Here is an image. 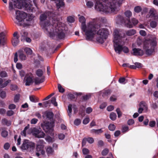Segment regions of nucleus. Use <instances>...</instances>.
<instances>
[{
	"label": "nucleus",
	"mask_w": 158,
	"mask_h": 158,
	"mask_svg": "<svg viewBox=\"0 0 158 158\" xmlns=\"http://www.w3.org/2000/svg\"><path fill=\"white\" fill-rule=\"evenodd\" d=\"M8 134V132L5 130H3L1 133L3 137H6L7 136Z\"/></svg>",
	"instance_id": "obj_43"
},
{
	"label": "nucleus",
	"mask_w": 158,
	"mask_h": 158,
	"mask_svg": "<svg viewBox=\"0 0 158 158\" xmlns=\"http://www.w3.org/2000/svg\"><path fill=\"white\" fill-rule=\"evenodd\" d=\"M95 9L101 13H115L118 10L120 5L125 0H95ZM87 1L86 6L88 8H92L94 5L93 1Z\"/></svg>",
	"instance_id": "obj_2"
},
{
	"label": "nucleus",
	"mask_w": 158,
	"mask_h": 158,
	"mask_svg": "<svg viewBox=\"0 0 158 158\" xmlns=\"http://www.w3.org/2000/svg\"><path fill=\"white\" fill-rule=\"evenodd\" d=\"M134 10L136 13H139L141 11L142 8L140 6H136L134 8Z\"/></svg>",
	"instance_id": "obj_35"
},
{
	"label": "nucleus",
	"mask_w": 158,
	"mask_h": 158,
	"mask_svg": "<svg viewBox=\"0 0 158 158\" xmlns=\"http://www.w3.org/2000/svg\"><path fill=\"white\" fill-rule=\"evenodd\" d=\"M155 10L154 9H151L149 13L150 14V17H152L155 15L154 11Z\"/></svg>",
	"instance_id": "obj_53"
},
{
	"label": "nucleus",
	"mask_w": 158,
	"mask_h": 158,
	"mask_svg": "<svg viewBox=\"0 0 158 158\" xmlns=\"http://www.w3.org/2000/svg\"><path fill=\"white\" fill-rule=\"evenodd\" d=\"M117 115L114 112H112L110 115V119L112 120H114L116 118Z\"/></svg>",
	"instance_id": "obj_29"
},
{
	"label": "nucleus",
	"mask_w": 158,
	"mask_h": 158,
	"mask_svg": "<svg viewBox=\"0 0 158 158\" xmlns=\"http://www.w3.org/2000/svg\"><path fill=\"white\" fill-rule=\"evenodd\" d=\"M45 148L46 153L48 156L52 155L53 154L54 151L51 147L48 146L47 147Z\"/></svg>",
	"instance_id": "obj_22"
},
{
	"label": "nucleus",
	"mask_w": 158,
	"mask_h": 158,
	"mask_svg": "<svg viewBox=\"0 0 158 158\" xmlns=\"http://www.w3.org/2000/svg\"><path fill=\"white\" fill-rule=\"evenodd\" d=\"M19 59L22 61L26 59V56L23 53L22 49L19 50L18 52Z\"/></svg>",
	"instance_id": "obj_19"
},
{
	"label": "nucleus",
	"mask_w": 158,
	"mask_h": 158,
	"mask_svg": "<svg viewBox=\"0 0 158 158\" xmlns=\"http://www.w3.org/2000/svg\"><path fill=\"white\" fill-rule=\"evenodd\" d=\"M114 109V106L112 105L108 106L107 108V110L108 111H111Z\"/></svg>",
	"instance_id": "obj_58"
},
{
	"label": "nucleus",
	"mask_w": 158,
	"mask_h": 158,
	"mask_svg": "<svg viewBox=\"0 0 158 158\" xmlns=\"http://www.w3.org/2000/svg\"><path fill=\"white\" fill-rule=\"evenodd\" d=\"M109 150L107 148L104 149L102 152V156H106L109 152Z\"/></svg>",
	"instance_id": "obj_41"
},
{
	"label": "nucleus",
	"mask_w": 158,
	"mask_h": 158,
	"mask_svg": "<svg viewBox=\"0 0 158 158\" xmlns=\"http://www.w3.org/2000/svg\"><path fill=\"white\" fill-rule=\"evenodd\" d=\"M51 102L54 106H57V102H56V99L55 97H53L52 98Z\"/></svg>",
	"instance_id": "obj_42"
},
{
	"label": "nucleus",
	"mask_w": 158,
	"mask_h": 158,
	"mask_svg": "<svg viewBox=\"0 0 158 158\" xmlns=\"http://www.w3.org/2000/svg\"><path fill=\"white\" fill-rule=\"evenodd\" d=\"M21 40L22 41L25 40V38L27 37L28 33L25 30H23L20 32Z\"/></svg>",
	"instance_id": "obj_20"
},
{
	"label": "nucleus",
	"mask_w": 158,
	"mask_h": 158,
	"mask_svg": "<svg viewBox=\"0 0 158 158\" xmlns=\"http://www.w3.org/2000/svg\"><path fill=\"white\" fill-rule=\"evenodd\" d=\"M156 40L155 37H151L149 40H144L143 49L148 56L151 55L154 52V47L156 44Z\"/></svg>",
	"instance_id": "obj_7"
},
{
	"label": "nucleus",
	"mask_w": 158,
	"mask_h": 158,
	"mask_svg": "<svg viewBox=\"0 0 158 158\" xmlns=\"http://www.w3.org/2000/svg\"><path fill=\"white\" fill-rule=\"evenodd\" d=\"M23 51L24 50L27 55H31L32 53V50L29 48H22Z\"/></svg>",
	"instance_id": "obj_27"
},
{
	"label": "nucleus",
	"mask_w": 158,
	"mask_h": 158,
	"mask_svg": "<svg viewBox=\"0 0 158 158\" xmlns=\"http://www.w3.org/2000/svg\"><path fill=\"white\" fill-rule=\"evenodd\" d=\"M10 82V80L7 81L5 83H4L3 84H2L0 86V88H2L6 87Z\"/></svg>",
	"instance_id": "obj_39"
},
{
	"label": "nucleus",
	"mask_w": 158,
	"mask_h": 158,
	"mask_svg": "<svg viewBox=\"0 0 158 158\" xmlns=\"http://www.w3.org/2000/svg\"><path fill=\"white\" fill-rule=\"evenodd\" d=\"M136 33V31L134 29L130 30L126 32V35L128 36H131L135 34Z\"/></svg>",
	"instance_id": "obj_26"
},
{
	"label": "nucleus",
	"mask_w": 158,
	"mask_h": 158,
	"mask_svg": "<svg viewBox=\"0 0 158 158\" xmlns=\"http://www.w3.org/2000/svg\"><path fill=\"white\" fill-rule=\"evenodd\" d=\"M36 75L39 77L42 76L43 74V71L41 69H38L36 72Z\"/></svg>",
	"instance_id": "obj_31"
},
{
	"label": "nucleus",
	"mask_w": 158,
	"mask_h": 158,
	"mask_svg": "<svg viewBox=\"0 0 158 158\" xmlns=\"http://www.w3.org/2000/svg\"><path fill=\"white\" fill-rule=\"evenodd\" d=\"M20 98V95L19 94L16 95L14 97V101L15 102H17Z\"/></svg>",
	"instance_id": "obj_51"
},
{
	"label": "nucleus",
	"mask_w": 158,
	"mask_h": 158,
	"mask_svg": "<svg viewBox=\"0 0 158 158\" xmlns=\"http://www.w3.org/2000/svg\"><path fill=\"white\" fill-rule=\"evenodd\" d=\"M108 128L109 130L111 131H113L115 128V126L114 124H111L109 125L108 127Z\"/></svg>",
	"instance_id": "obj_40"
},
{
	"label": "nucleus",
	"mask_w": 158,
	"mask_h": 158,
	"mask_svg": "<svg viewBox=\"0 0 158 158\" xmlns=\"http://www.w3.org/2000/svg\"><path fill=\"white\" fill-rule=\"evenodd\" d=\"M73 109L74 113L76 112L77 110V108L76 106L74 105L69 104L68 106V112L69 116L70 117L71 115V112L72 110V109Z\"/></svg>",
	"instance_id": "obj_17"
},
{
	"label": "nucleus",
	"mask_w": 158,
	"mask_h": 158,
	"mask_svg": "<svg viewBox=\"0 0 158 158\" xmlns=\"http://www.w3.org/2000/svg\"><path fill=\"white\" fill-rule=\"evenodd\" d=\"M118 82L121 84H124L127 82V81L124 77H121L119 78Z\"/></svg>",
	"instance_id": "obj_33"
},
{
	"label": "nucleus",
	"mask_w": 158,
	"mask_h": 158,
	"mask_svg": "<svg viewBox=\"0 0 158 158\" xmlns=\"http://www.w3.org/2000/svg\"><path fill=\"white\" fill-rule=\"evenodd\" d=\"M33 18L34 16L32 15L27 14L23 11L17 10L15 12V19L14 21L18 25H22L25 27L31 24Z\"/></svg>",
	"instance_id": "obj_5"
},
{
	"label": "nucleus",
	"mask_w": 158,
	"mask_h": 158,
	"mask_svg": "<svg viewBox=\"0 0 158 158\" xmlns=\"http://www.w3.org/2000/svg\"><path fill=\"white\" fill-rule=\"evenodd\" d=\"M89 118L88 117L85 118L83 121V123L84 124H88L89 122Z\"/></svg>",
	"instance_id": "obj_44"
},
{
	"label": "nucleus",
	"mask_w": 158,
	"mask_h": 158,
	"mask_svg": "<svg viewBox=\"0 0 158 158\" xmlns=\"http://www.w3.org/2000/svg\"><path fill=\"white\" fill-rule=\"evenodd\" d=\"M151 106L152 108L154 109H156L158 107V106L156 103H152L151 105Z\"/></svg>",
	"instance_id": "obj_55"
},
{
	"label": "nucleus",
	"mask_w": 158,
	"mask_h": 158,
	"mask_svg": "<svg viewBox=\"0 0 158 158\" xmlns=\"http://www.w3.org/2000/svg\"><path fill=\"white\" fill-rule=\"evenodd\" d=\"M79 21L81 23V28L82 34L85 36L87 40H92L94 37L97 26L95 19L89 22L87 25L85 24L86 19L83 16H81L79 18Z\"/></svg>",
	"instance_id": "obj_3"
},
{
	"label": "nucleus",
	"mask_w": 158,
	"mask_h": 158,
	"mask_svg": "<svg viewBox=\"0 0 158 158\" xmlns=\"http://www.w3.org/2000/svg\"><path fill=\"white\" fill-rule=\"evenodd\" d=\"M54 14L48 11L41 15L40 17V24L42 28L47 34L50 36L56 35L60 39L65 36V25L56 20H53Z\"/></svg>",
	"instance_id": "obj_1"
},
{
	"label": "nucleus",
	"mask_w": 158,
	"mask_h": 158,
	"mask_svg": "<svg viewBox=\"0 0 158 158\" xmlns=\"http://www.w3.org/2000/svg\"><path fill=\"white\" fill-rule=\"evenodd\" d=\"M19 37H16L13 39L12 40V43L14 46H15L18 45L19 42Z\"/></svg>",
	"instance_id": "obj_23"
},
{
	"label": "nucleus",
	"mask_w": 158,
	"mask_h": 158,
	"mask_svg": "<svg viewBox=\"0 0 158 158\" xmlns=\"http://www.w3.org/2000/svg\"><path fill=\"white\" fill-rule=\"evenodd\" d=\"M150 25L152 27L154 28L156 26V21H152L150 23Z\"/></svg>",
	"instance_id": "obj_49"
},
{
	"label": "nucleus",
	"mask_w": 158,
	"mask_h": 158,
	"mask_svg": "<svg viewBox=\"0 0 158 158\" xmlns=\"http://www.w3.org/2000/svg\"><path fill=\"white\" fill-rule=\"evenodd\" d=\"M116 112L118 114V118H120L122 116V112L121 111L120 109L119 108H117L116 110Z\"/></svg>",
	"instance_id": "obj_45"
},
{
	"label": "nucleus",
	"mask_w": 158,
	"mask_h": 158,
	"mask_svg": "<svg viewBox=\"0 0 158 158\" xmlns=\"http://www.w3.org/2000/svg\"><path fill=\"white\" fill-rule=\"evenodd\" d=\"M31 133L35 137L38 138H43L45 135V133L41 131L40 128H33L31 130Z\"/></svg>",
	"instance_id": "obj_13"
},
{
	"label": "nucleus",
	"mask_w": 158,
	"mask_h": 158,
	"mask_svg": "<svg viewBox=\"0 0 158 158\" xmlns=\"http://www.w3.org/2000/svg\"><path fill=\"white\" fill-rule=\"evenodd\" d=\"M16 67L17 69H20L22 68L23 66L21 63H18L16 64Z\"/></svg>",
	"instance_id": "obj_59"
},
{
	"label": "nucleus",
	"mask_w": 158,
	"mask_h": 158,
	"mask_svg": "<svg viewBox=\"0 0 158 158\" xmlns=\"http://www.w3.org/2000/svg\"><path fill=\"white\" fill-rule=\"evenodd\" d=\"M45 143L43 140H40L38 141L36 148L37 152L36 155L37 156H39L40 154L44 155L45 154V152L43 149Z\"/></svg>",
	"instance_id": "obj_11"
},
{
	"label": "nucleus",
	"mask_w": 158,
	"mask_h": 158,
	"mask_svg": "<svg viewBox=\"0 0 158 158\" xmlns=\"http://www.w3.org/2000/svg\"><path fill=\"white\" fill-rule=\"evenodd\" d=\"M19 75L21 77H24V75L25 74V72L23 70H21L19 71Z\"/></svg>",
	"instance_id": "obj_61"
},
{
	"label": "nucleus",
	"mask_w": 158,
	"mask_h": 158,
	"mask_svg": "<svg viewBox=\"0 0 158 158\" xmlns=\"http://www.w3.org/2000/svg\"><path fill=\"white\" fill-rule=\"evenodd\" d=\"M156 123L155 121H151L149 122V125L150 127H153L155 126Z\"/></svg>",
	"instance_id": "obj_48"
},
{
	"label": "nucleus",
	"mask_w": 158,
	"mask_h": 158,
	"mask_svg": "<svg viewBox=\"0 0 158 158\" xmlns=\"http://www.w3.org/2000/svg\"><path fill=\"white\" fill-rule=\"evenodd\" d=\"M54 123L53 121L50 123L44 122L41 124V125L43 129L46 133L52 136L54 135L53 131V127L54 126Z\"/></svg>",
	"instance_id": "obj_9"
},
{
	"label": "nucleus",
	"mask_w": 158,
	"mask_h": 158,
	"mask_svg": "<svg viewBox=\"0 0 158 158\" xmlns=\"http://www.w3.org/2000/svg\"><path fill=\"white\" fill-rule=\"evenodd\" d=\"M29 99L30 101L32 102H36L37 100V98L33 96H30Z\"/></svg>",
	"instance_id": "obj_37"
},
{
	"label": "nucleus",
	"mask_w": 158,
	"mask_h": 158,
	"mask_svg": "<svg viewBox=\"0 0 158 158\" xmlns=\"http://www.w3.org/2000/svg\"><path fill=\"white\" fill-rule=\"evenodd\" d=\"M33 76L32 74L30 73L26 75L25 77L26 85H29L33 82L32 79Z\"/></svg>",
	"instance_id": "obj_14"
},
{
	"label": "nucleus",
	"mask_w": 158,
	"mask_h": 158,
	"mask_svg": "<svg viewBox=\"0 0 158 158\" xmlns=\"http://www.w3.org/2000/svg\"><path fill=\"white\" fill-rule=\"evenodd\" d=\"M92 111V109L90 107H88L86 110V112L87 114H89Z\"/></svg>",
	"instance_id": "obj_63"
},
{
	"label": "nucleus",
	"mask_w": 158,
	"mask_h": 158,
	"mask_svg": "<svg viewBox=\"0 0 158 158\" xmlns=\"http://www.w3.org/2000/svg\"><path fill=\"white\" fill-rule=\"evenodd\" d=\"M140 34L143 36H145L146 35V33L145 31L143 30H141L139 31Z\"/></svg>",
	"instance_id": "obj_57"
},
{
	"label": "nucleus",
	"mask_w": 158,
	"mask_h": 158,
	"mask_svg": "<svg viewBox=\"0 0 158 158\" xmlns=\"http://www.w3.org/2000/svg\"><path fill=\"white\" fill-rule=\"evenodd\" d=\"M44 78L43 76L41 78L35 77L34 79V81L35 84L38 85L43 82L44 81Z\"/></svg>",
	"instance_id": "obj_21"
},
{
	"label": "nucleus",
	"mask_w": 158,
	"mask_h": 158,
	"mask_svg": "<svg viewBox=\"0 0 158 158\" xmlns=\"http://www.w3.org/2000/svg\"><path fill=\"white\" fill-rule=\"evenodd\" d=\"M103 131L102 129H92L91 130V132L92 133H95L96 134H98L101 133Z\"/></svg>",
	"instance_id": "obj_30"
},
{
	"label": "nucleus",
	"mask_w": 158,
	"mask_h": 158,
	"mask_svg": "<svg viewBox=\"0 0 158 158\" xmlns=\"http://www.w3.org/2000/svg\"><path fill=\"white\" fill-rule=\"evenodd\" d=\"M58 88L59 91L60 92L63 93L64 92V89L63 88V87H62V86H61V85L60 84H58Z\"/></svg>",
	"instance_id": "obj_47"
},
{
	"label": "nucleus",
	"mask_w": 158,
	"mask_h": 158,
	"mask_svg": "<svg viewBox=\"0 0 158 158\" xmlns=\"http://www.w3.org/2000/svg\"><path fill=\"white\" fill-rule=\"evenodd\" d=\"M140 107H141L144 110H147L148 109V106L146 103L143 101L141 102L139 105Z\"/></svg>",
	"instance_id": "obj_24"
},
{
	"label": "nucleus",
	"mask_w": 158,
	"mask_h": 158,
	"mask_svg": "<svg viewBox=\"0 0 158 158\" xmlns=\"http://www.w3.org/2000/svg\"><path fill=\"white\" fill-rule=\"evenodd\" d=\"M53 115V114L52 112L46 111L43 113V116L44 118L47 120H50L52 118Z\"/></svg>",
	"instance_id": "obj_15"
},
{
	"label": "nucleus",
	"mask_w": 158,
	"mask_h": 158,
	"mask_svg": "<svg viewBox=\"0 0 158 158\" xmlns=\"http://www.w3.org/2000/svg\"><path fill=\"white\" fill-rule=\"evenodd\" d=\"M14 114V112L11 110H8L7 112V115L9 116L12 115Z\"/></svg>",
	"instance_id": "obj_62"
},
{
	"label": "nucleus",
	"mask_w": 158,
	"mask_h": 158,
	"mask_svg": "<svg viewBox=\"0 0 158 158\" xmlns=\"http://www.w3.org/2000/svg\"><path fill=\"white\" fill-rule=\"evenodd\" d=\"M58 137L59 139L63 140L64 139L65 135L63 134L60 133L58 135Z\"/></svg>",
	"instance_id": "obj_52"
},
{
	"label": "nucleus",
	"mask_w": 158,
	"mask_h": 158,
	"mask_svg": "<svg viewBox=\"0 0 158 158\" xmlns=\"http://www.w3.org/2000/svg\"><path fill=\"white\" fill-rule=\"evenodd\" d=\"M7 76L6 73L5 71H2L0 73V76L2 77H5Z\"/></svg>",
	"instance_id": "obj_64"
},
{
	"label": "nucleus",
	"mask_w": 158,
	"mask_h": 158,
	"mask_svg": "<svg viewBox=\"0 0 158 158\" xmlns=\"http://www.w3.org/2000/svg\"><path fill=\"white\" fill-rule=\"evenodd\" d=\"M120 19H122L121 23L126 27L130 28L132 27L133 25L137 24L138 22V21L135 18L132 19L131 22L130 21L129 19L126 20L123 18L122 19L121 18Z\"/></svg>",
	"instance_id": "obj_12"
},
{
	"label": "nucleus",
	"mask_w": 158,
	"mask_h": 158,
	"mask_svg": "<svg viewBox=\"0 0 158 158\" xmlns=\"http://www.w3.org/2000/svg\"><path fill=\"white\" fill-rule=\"evenodd\" d=\"M10 145L8 143H5L4 145V148L5 150H8L10 148Z\"/></svg>",
	"instance_id": "obj_60"
},
{
	"label": "nucleus",
	"mask_w": 158,
	"mask_h": 158,
	"mask_svg": "<svg viewBox=\"0 0 158 158\" xmlns=\"http://www.w3.org/2000/svg\"><path fill=\"white\" fill-rule=\"evenodd\" d=\"M74 19L72 16H69L67 18L68 21L70 23H73L74 21Z\"/></svg>",
	"instance_id": "obj_46"
},
{
	"label": "nucleus",
	"mask_w": 158,
	"mask_h": 158,
	"mask_svg": "<svg viewBox=\"0 0 158 158\" xmlns=\"http://www.w3.org/2000/svg\"><path fill=\"white\" fill-rule=\"evenodd\" d=\"M25 8V9L29 12H34L35 11L36 6L35 5H33L32 4H28L26 1L23 0H12L9 2V9L12 10L15 8L21 9Z\"/></svg>",
	"instance_id": "obj_6"
},
{
	"label": "nucleus",
	"mask_w": 158,
	"mask_h": 158,
	"mask_svg": "<svg viewBox=\"0 0 158 158\" xmlns=\"http://www.w3.org/2000/svg\"><path fill=\"white\" fill-rule=\"evenodd\" d=\"M125 15L127 17L129 18L131 16L132 14L130 10H127L125 12Z\"/></svg>",
	"instance_id": "obj_34"
},
{
	"label": "nucleus",
	"mask_w": 158,
	"mask_h": 158,
	"mask_svg": "<svg viewBox=\"0 0 158 158\" xmlns=\"http://www.w3.org/2000/svg\"><path fill=\"white\" fill-rule=\"evenodd\" d=\"M0 96L2 98H3L6 96V93L5 91H2L0 93Z\"/></svg>",
	"instance_id": "obj_56"
},
{
	"label": "nucleus",
	"mask_w": 158,
	"mask_h": 158,
	"mask_svg": "<svg viewBox=\"0 0 158 158\" xmlns=\"http://www.w3.org/2000/svg\"><path fill=\"white\" fill-rule=\"evenodd\" d=\"M45 140L48 143H52L54 141V138L49 136H47L45 138Z\"/></svg>",
	"instance_id": "obj_32"
},
{
	"label": "nucleus",
	"mask_w": 158,
	"mask_h": 158,
	"mask_svg": "<svg viewBox=\"0 0 158 158\" xmlns=\"http://www.w3.org/2000/svg\"><path fill=\"white\" fill-rule=\"evenodd\" d=\"M87 141L89 143H92L94 142V139L91 137L86 138Z\"/></svg>",
	"instance_id": "obj_50"
},
{
	"label": "nucleus",
	"mask_w": 158,
	"mask_h": 158,
	"mask_svg": "<svg viewBox=\"0 0 158 158\" xmlns=\"http://www.w3.org/2000/svg\"><path fill=\"white\" fill-rule=\"evenodd\" d=\"M2 122L3 124H5L8 126H10L11 124L10 121L5 118L2 119Z\"/></svg>",
	"instance_id": "obj_28"
},
{
	"label": "nucleus",
	"mask_w": 158,
	"mask_h": 158,
	"mask_svg": "<svg viewBox=\"0 0 158 158\" xmlns=\"http://www.w3.org/2000/svg\"><path fill=\"white\" fill-rule=\"evenodd\" d=\"M132 54L135 56H142L143 53V51L139 48H134L132 49Z\"/></svg>",
	"instance_id": "obj_16"
},
{
	"label": "nucleus",
	"mask_w": 158,
	"mask_h": 158,
	"mask_svg": "<svg viewBox=\"0 0 158 158\" xmlns=\"http://www.w3.org/2000/svg\"><path fill=\"white\" fill-rule=\"evenodd\" d=\"M28 129V127H25L24 130L21 133V135H23L24 136H26V131Z\"/></svg>",
	"instance_id": "obj_54"
},
{
	"label": "nucleus",
	"mask_w": 158,
	"mask_h": 158,
	"mask_svg": "<svg viewBox=\"0 0 158 158\" xmlns=\"http://www.w3.org/2000/svg\"><path fill=\"white\" fill-rule=\"evenodd\" d=\"M109 32L106 28H100L97 32L96 40L98 42L102 44L107 38Z\"/></svg>",
	"instance_id": "obj_8"
},
{
	"label": "nucleus",
	"mask_w": 158,
	"mask_h": 158,
	"mask_svg": "<svg viewBox=\"0 0 158 158\" xmlns=\"http://www.w3.org/2000/svg\"><path fill=\"white\" fill-rule=\"evenodd\" d=\"M82 151L84 155H88L89 153V151L86 148H83L82 149Z\"/></svg>",
	"instance_id": "obj_36"
},
{
	"label": "nucleus",
	"mask_w": 158,
	"mask_h": 158,
	"mask_svg": "<svg viewBox=\"0 0 158 158\" xmlns=\"http://www.w3.org/2000/svg\"><path fill=\"white\" fill-rule=\"evenodd\" d=\"M5 36L3 32H2L0 33V45L3 44L4 42Z\"/></svg>",
	"instance_id": "obj_25"
},
{
	"label": "nucleus",
	"mask_w": 158,
	"mask_h": 158,
	"mask_svg": "<svg viewBox=\"0 0 158 158\" xmlns=\"http://www.w3.org/2000/svg\"><path fill=\"white\" fill-rule=\"evenodd\" d=\"M81 120L80 119L77 118L74 120V123L75 125L78 126L81 123Z\"/></svg>",
	"instance_id": "obj_38"
},
{
	"label": "nucleus",
	"mask_w": 158,
	"mask_h": 158,
	"mask_svg": "<svg viewBox=\"0 0 158 158\" xmlns=\"http://www.w3.org/2000/svg\"><path fill=\"white\" fill-rule=\"evenodd\" d=\"M35 144L34 143L30 142L27 140H24L21 146V148L22 150H27L30 152L33 151L35 149Z\"/></svg>",
	"instance_id": "obj_10"
},
{
	"label": "nucleus",
	"mask_w": 158,
	"mask_h": 158,
	"mask_svg": "<svg viewBox=\"0 0 158 158\" xmlns=\"http://www.w3.org/2000/svg\"><path fill=\"white\" fill-rule=\"evenodd\" d=\"M55 3L57 9L63 7L64 5V3L63 0H56Z\"/></svg>",
	"instance_id": "obj_18"
},
{
	"label": "nucleus",
	"mask_w": 158,
	"mask_h": 158,
	"mask_svg": "<svg viewBox=\"0 0 158 158\" xmlns=\"http://www.w3.org/2000/svg\"><path fill=\"white\" fill-rule=\"evenodd\" d=\"M125 36V34L122 31L117 29L114 30L113 40L114 49L115 52L118 54H120L122 50L126 53L129 52L128 49L127 47H123V45L124 44L123 39Z\"/></svg>",
	"instance_id": "obj_4"
}]
</instances>
